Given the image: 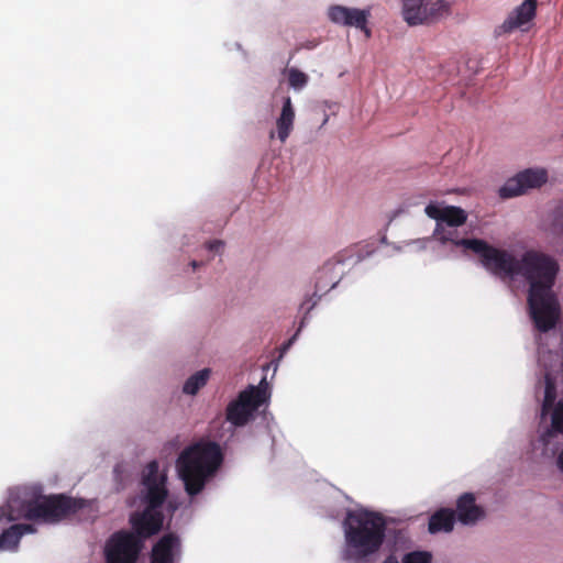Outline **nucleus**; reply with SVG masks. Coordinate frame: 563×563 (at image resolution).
<instances>
[{
	"instance_id": "obj_1",
	"label": "nucleus",
	"mask_w": 563,
	"mask_h": 563,
	"mask_svg": "<svg viewBox=\"0 0 563 563\" xmlns=\"http://www.w3.org/2000/svg\"><path fill=\"white\" fill-rule=\"evenodd\" d=\"M559 264L551 256L527 251L518 264V276L529 283L528 305L536 328L547 332L554 328L559 318V305L552 291Z\"/></svg>"
},
{
	"instance_id": "obj_2",
	"label": "nucleus",
	"mask_w": 563,
	"mask_h": 563,
	"mask_svg": "<svg viewBox=\"0 0 563 563\" xmlns=\"http://www.w3.org/2000/svg\"><path fill=\"white\" fill-rule=\"evenodd\" d=\"M166 482L167 476L159 472L158 462L156 460L148 462L142 472L141 481L144 487L143 501L146 507L130 516L131 532L137 536L143 543L163 529L164 514L159 508L168 495Z\"/></svg>"
},
{
	"instance_id": "obj_3",
	"label": "nucleus",
	"mask_w": 563,
	"mask_h": 563,
	"mask_svg": "<svg viewBox=\"0 0 563 563\" xmlns=\"http://www.w3.org/2000/svg\"><path fill=\"white\" fill-rule=\"evenodd\" d=\"M223 461L220 445L212 441H199L186 448L177 459L179 477L189 496L200 494Z\"/></svg>"
},
{
	"instance_id": "obj_4",
	"label": "nucleus",
	"mask_w": 563,
	"mask_h": 563,
	"mask_svg": "<svg viewBox=\"0 0 563 563\" xmlns=\"http://www.w3.org/2000/svg\"><path fill=\"white\" fill-rule=\"evenodd\" d=\"M343 527L349 559L363 560L376 553L384 542L386 521L378 512L349 511Z\"/></svg>"
},
{
	"instance_id": "obj_5",
	"label": "nucleus",
	"mask_w": 563,
	"mask_h": 563,
	"mask_svg": "<svg viewBox=\"0 0 563 563\" xmlns=\"http://www.w3.org/2000/svg\"><path fill=\"white\" fill-rule=\"evenodd\" d=\"M86 506L80 498H73L63 494L38 496L24 504V517L29 520L55 525Z\"/></svg>"
},
{
	"instance_id": "obj_6",
	"label": "nucleus",
	"mask_w": 563,
	"mask_h": 563,
	"mask_svg": "<svg viewBox=\"0 0 563 563\" xmlns=\"http://www.w3.org/2000/svg\"><path fill=\"white\" fill-rule=\"evenodd\" d=\"M455 245L477 254L482 266L495 276H518L519 260L506 250L497 249L481 239H460Z\"/></svg>"
},
{
	"instance_id": "obj_7",
	"label": "nucleus",
	"mask_w": 563,
	"mask_h": 563,
	"mask_svg": "<svg viewBox=\"0 0 563 563\" xmlns=\"http://www.w3.org/2000/svg\"><path fill=\"white\" fill-rule=\"evenodd\" d=\"M144 548L142 540L133 532L119 530L106 543L107 563H136Z\"/></svg>"
},
{
	"instance_id": "obj_8",
	"label": "nucleus",
	"mask_w": 563,
	"mask_h": 563,
	"mask_svg": "<svg viewBox=\"0 0 563 563\" xmlns=\"http://www.w3.org/2000/svg\"><path fill=\"white\" fill-rule=\"evenodd\" d=\"M424 212L429 218L437 220L434 235L439 241L442 243L452 242L455 244L457 240L452 238V232L444 231L442 223H445L449 227L463 225L467 219L465 211L460 207H440L437 203L431 202L426 207Z\"/></svg>"
},
{
	"instance_id": "obj_9",
	"label": "nucleus",
	"mask_w": 563,
	"mask_h": 563,
	"mask_svg": "<svg viewBox=\"0 0 563 563\" xmlns=\"http://www.w3.org/2000/svg\"><path fill=\"white\" fill-rule=\"evenodd\" d=\"M548 174L543 169H526L509 178L499 189L504 199L525 194L528 189L539 188L547 183Z\"/></svg>"
},
{
	"instance_id": "obj_10",
	"label": "nucleus",
	"mask_w": 563,
	"mask_h": 563,
	"mask_svg": "<svg viewBox=\"0 0 563 563\" xmlns=\"http://www.w3.org/2000/svg\"><path fill=\"white\" fill-rule=\"evenodd\" d=\"M329 18L333 23L346 26H355L371 37V30L367 27V20L371 15L369 10H360L346 8L343 5H332L329 9Z\"/></svg>"
},
{
	"instance_id": "obj_11",
	"label": "nucleus",
	"mask_w": 563,
	"mask_h": 563,
	"mask_svg": "<svg viewBox=\"0 0 563 563\" xmlns=\"http://www.w3.org/2000/svg\"><path fill=\"white\" fill-rule=\"evenodd\" d=\"M537 13V0H525L498 26V34L511 33L531 22Z\"/></svg>"
},
{
	"instance_id": "obj_12",
	"label": "nucleus",
	"mask_w": 563,
	"mask_h": 563,
	"mask_svg": "<svg viewBox=\"0 0 563 563\" xmlns=\"http://www.w3.org/2000/svg\"><path fill=\"white\" fill-rule=\"evenodd\" d=\"M179 548L180 540L176 533L164 534L152 548L151 563H174V556Z\"/></svg>"
},
{
	"instance_id": "obj_13",
	"label": "nucleus",
	"mask_w": 563,
	"mask_h": 563,
	"mask_svg": "<svg viewBox=\"0 0 563 563\" xmlns=\"http://www.w3.org/2000/svg\"><path fill=\"white\" fill-rule=\"evenodd\" d=\"M485 512L481 506L476 505L475 496L472 493H464L456 501V519L465 525L471 526L484 518Z\"/></svg>"
},
{
	"instance_id": "obj_14",
	"label": "nucleus",
	"mask_w": 563,
	"mask_h": 563,
	"mask_svg": "<svg viewBox=\"0 0 563 563\" xmlns=\"http://www.w3.org/2000/svg\"><path fill=\"white\" fill-rule=\"evenodd\" d=\"M456 517L455 511L450 508L437 510L430 518L428 530L430 533L451 532L454 528Z\"/></svg>"
},
{
	"instance_id": "obj_15",
	"label": "nucleus",
	"mask_w": 563,
	"mask_h": 563,
	"mask_svg": "<svg viewBox=\"0 0 563 563\" xmlns=\"http://www.w3.org/2000/svg\"><path fill=\"white\" fill-rule=\"evenodd\" d=\"M295 110L290 97H285L280 115L276 121L277 136L282 143L286 142L294 128Z\"/></svg>"
},
{
	"instance_id": "obj_16",
	"label": "nucleus",
	"mask_w": 563,
	"mask_h": 563,
	"mask_svg": "<svg viewBox=\"0 0 563 563\" xmlns=\"http://www.w3.org/2000/svg\"><path fill=\"white\" fill-rule=\"evenodd\" d=\"M35 531V527L30 523L12 525L0 534V550L15 548L22 536Z\"/></svg>"
},
{
	"instance_id": "obj_17",
	"label": "nucleus",
	"mask_w": 563,
	"mask_h": 563,
	"mask_svg": "<svg viewBox=\"0 0 563 563\" xmlns=\"http://www.w3.org/2000/svg\"><path fill=\"white\" fill-rule=\"evenodd\" d=\"M244 405L253 412L260 408L267 399V384L265 378L261 382L258 387L251 386L249 389L243 390L240 395Z\"/></svg>"
},
{
	"instance_id": "obj_18",
	"label": "nucleus",
	"mask_w": 563,
	"mask_h": 563,
	"mask_svg": "<svg viewBox=\"0 0 563 563\" xmlns=\"http://www.w3.org/2000/svg\"><path fill=\"white\" fill-rule=\"evenodd\" d=\"M252 411L249 409L244 401L241 400L240 396L236 400L231 401L227 408V419L232 424L236 427L244 426L250 417Z\"/></svg>"
},
{
	"instance_id": "obj_19",
	"label": "nucleus",
	"mask_w": 563,
	"mask_h": 563,
	"mask_svg": "<svg viewBox=\"0 0 563 563\" xmlns=\"http://www.w3.org/2000/svg\"><path fill=\"white\" fill-rule=\"evenodd\" d=\"M423 12L422 24H431L449 15L450 5L443 0H437L434 2L426 3Z\"/></svg>"
},
{
	"instance_id": "obj_20",
	"label": "nucleus",
	"mask_w": 563,
	"mask_h": 563,
	"mask_svg": "<svg viewBox=\"0 0 563 563\" xmlns=\"http://www.w3.org/2000/svg\"><path fill=\"white\" fill-rule=\"evenodd\" d=\"M423 0H402V15L409 25L422 24Z\"/></svg>"
},
{
	"instance_id": "obj_21",
	"label": "nucleus",
	"mask_w": 563,
	"mask_h": 563,
	"mask_svg": "<svg viewBox=\"0 0 563 563\" xmlns=\"http://www.w3.org/2000/svg\"><path fill=\"white\" fill-rule=\"evenodd\" d=\"M210 374L209 368L195 373L185 382L183 391L187 395H196L208 383Z\"/></svg>"
},
{
	"instance_id": "obj_22",
	"label": "nucleus",
	"mask_w": 563,
	"mask_h": 563,
	"mask_svg": "<svg viewBox=\"0 0 563 563\" xmlns=\"http://www.w3.org/2000/svg\"><path fill=\"white\" fill-rule=\"evenodd\" d=\"M556 398V387L550 376H545L544 399L541 407V416L545 417L552 409Z\"/></svg>"
},
{
	"instance_id": "obj_23",
	"label": "nucleus",
	"mask_w": 563,
	"mask_h": 563,
	"mask_svg": "<svg viewBox=\"0 0 563 563\" xmlns=\"http://www.w3.org/2000/svg\"><path fill=\"white\" fill-rule=\"evenodd\" d=\"M288 82L290 87L301 89L307 85L308 76L297 68H290L288 70Z\"/></svg>"
},
{
	"instance_id": "obj_24",
	"label": "nucleus",
	"mask_w": 563,
	"mask_h": 563,
	"mask_svg": "<svg viewBox=\"0 0 563 563\" xmlns=\"http://www.w3.org/2000/svg\"><path fill=\"white\" fill-rule=\"evenodd\" d=\"M432 554L428 551H412L404 555L402 563H431Z\"/></svg>"
},
{
	"instance_id": "obj_25",
	"label": "nucleus",
	"mask_w": 563,
	"mask_h": 563,
	"mask_svg": "<svg viewBox=\"0 0 563 563\" xmlns=\"http://www.w3.org/2000/svg\"><path fill=\"white\" fill-rule=\"evenodd\" d=\"M552 428L563 434V400H560L552 412Z\"/></svg>"
},
{
	"instance_id": "obj_26",
	"label": "nucleus",
	"mask_w": 563,
	"mask_h": 563,
	"mask_svg": "<svg viewBox=\"0 0 563 563\" xmlns=\"http://www.w3.org/2000/svg\"><path fill=\"white\" fill-rule=\"evenodd\" d=\"M206 246L209 251L218 252L221 247H223V242L220 240L209 241L206 243Z\"/></svg>"
},
{
	"instance_id": "obj_27",
	"label": "nucleus",
	"mask_w": 563,
	"mask_h": 563,
	"mask_svg": "<svg viewBox=\"0 0 563 563\" xmlns=\"http://www.w3.org/2000/svg\"><path fill=\"white\" fill-rule=\"evenodd\" d=\"M383 563H399L398 562V559L394 555V554H390L388 555L384 561Z\"/></svg>"
},
{
	"instance_id": "obj_28",
	"label": "nucleus",
	"mask_w": 563,
	"mask_h": 563,
	"mask_svg": "<svg viewBox=\"0 0 563 563\" xmlns=\"http://www.w3.org/2000/svg\"><path fill=\"white\" fill-rule=\"evenodd\" d=\"M558 466L563 472V449H562V452L558 456Z\"/></svg>"
},
{
	"instance_id": "obj_29",
	"label": "nucleus",
	"mask_w": 563,
	"mask_h": 563,
	"mask_svg": "<svg viewBox=\"0 0 563 563\" xmlns=\"http://www.w3.org/2000/svg\"><path fill=\"white\" fill-rule=\"evenodd\" d=\"M316 45H317L316 43H309L305 47L311 49V48L316 47Z\"/></svg>"
},
{
	"instance_id": "obj_30",
	"label": "nucleus",
	"mask_w": 563,
	"mask_h": 563,
	"mask_svg": "<svg viewBox=\"0 0 563 563\" xmlns=\"http://www.w3.org/2000/svg\"><path fill=\"white\" fill-rule=\"evenodd\" d=\"M191 266H192L194 268H197L198 266H200V264H199L198 262H196V261H192V262H191Z\"/></svg>"
},
{
	"instance_id": "obj_31",
	"label": "nucleus",
	"mask_w": 563,
	"mask_h": 563,
	"mask_svg": "<svg viewBox=\"0 0 563 563\" xmlns=\"http://www.w3.org/2000/svg\"><path fill=\"white\" fill-rule=\"evenodd\" d=\"M331 265H332V263H331V262H328L327 264H324V266H323V271H324V269H330V266H331Z\"/></svg>"
},
{
	"instance_id": "obj_32",
	"label": "nucleus",
	"mask_w": 563,
	"mask_h": 563,
	"mask_svg": "<svg viewBox=\"0 0 563 563\" xmlns=\"http://www.w3.org/2000/svg\"><path fill=\"white\" fill-rule=\"evenodd\" d=\"M335 262H336V263H341L342 261H341L340 258H336V257H335Z\"/></svg>"
}]
</instances>
